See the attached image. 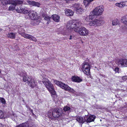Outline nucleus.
<instances>
[{"instance_id":"obj_14","label":"nucleus","mask_w":127,"mask_h":127,"mask_svg":"<svg viewBox=\"0 0 127 127\" xmlns=\"http://www.w3.org/2000/svg\"><path fill=\"white\" fill-rule=\"evenodd\" d=\"M28 15L30 18L32 20L37 17V14L35 12L33 11H31L28 14Z\"/></svg>"},{"instance_id":"obj_13","label":"nucleus","mask_w":127,"mask_h":127,"mask_svg":"<svg viewBox=\"0 0 127 127\" xmlns=\"http://www.w3.org/2000/svg\"><path fill=\"white\" fill-rule=\"evenodd\" d=\"M60 87L66 91L72 92L73 90V89H71L68 85L62 82Z\"/></svg>"},{"instance_id":"obj_15","label":"nucleus","mask_w":127,"mask_h":127,"mask_svg":"<svg viewBox=\"0 0 127 127\" xmlns=\"http://www.w3.org/2000/svg\"><path fill=\"white\" fill-rule=\"evenodd\" d=\"M76 120L79 123L83 124L86 121V119L85 117L83 119L82 117L78 116L77 117Z\"/></svg>"},{"instance_id":"obj_42","label":"nucleus","mask_w":127,"mask_h":127,"mask_svg":"<svg viewBox=\"0 0 127 127\" xmlns=\"http://www.w3.org/2000/svg\"><path fill=\"white\" fill-rule=\"evenodd\" d=\"M122 79L124 81H126L127 80V76H126L123 77Z\"/></svg>"},{"instance_id":"obj_19","label":"nucleus","mask_w":127,"mask_h":127,"mask_svg":"<svg viewBox=\"0 0 127 127\" xmlns=\"http://www.w3.org/2000/svg\"><path fill=\"white\" fill-rule=\"evenodd\" d=\"M72 80L73 81L78 82H79L82 81V80L78 77L72 76Z\"/></svg>"},{"instance_id":"obj_20","label":"nucleus","mask_w":127,"mask_h":127,"mask_svg":"<svg viewBox=\"0 0 127 127\" xmlns=\"http://www.w3.org/2000/svg\"><path fill=\"white\" fill-rule=\"evenodd\" d=\"M19 113L18 112H16V113H14L12 112L11 114L10 115V117H11L13 120H15V118L16 117Z\"/></svg>"},{"instance_id":"obj_47","label":"nucleus","mask_w":127,"mask_h":127,"mask_svg":"<svg viewBox=\"0 0 127 127\" xmlns=\"http://www.w3.org/2000/svg\"><path fill=\"white\" fill-rule=\"evenodd\" d=\"M3 126L0 123V127H3Z\"/></svg>"},{"instance_id":"obj_17","label":"nucleus","mask_w":127,"mask_h":127,"mask_svg":"<svg viewBox=\"0 0 127 127\" xmlns=\"http://www.w3.org/2000/svg\"><path fill=\"white\" fill-rule=\"evenodd\" d=\"M95 118V116L94 115H92L89 116L88 118H87L86 122H87L90 123L92 122L93 121Z\"/></svg>"},{"instance_id":"obj_43","label":"nucleus","mask_w":127,"mask_h":127,"mask_svg":"<svg viewBox=\"0 0 127 127\" xmlns=\"http://www.w3.org/2000/svg\"><path fill=\"white\" fill-rule=\"evenodd\" d=\"M116 72H118L119 70V68L118 67L116 68L114 70Z\"/></svg>"},{"instance_id":"obj_38","label":"nucleus","mask_w":127,"mask_h":127,"mask_svg":"<svg viewBox=\"0 0 127 127\" xmlns=\"http://www.w3.org/2000/svg\"><path fill=\"white\" fill-rule=\"evenodd\" d=\"M91 15H90L89 16V18L91 20H92L94 18V16L95 15H93V14H92V13H91Z\"/></svg>"},{"instance_id":"obj_32","label":"nucleus","mask_w":127,"mask_h":127,"mask_svg":"<svg viewBox=\"0 0 127 127\" xmlns=\"http://www.w3.org/2000/svg\"><path fill=\"white\" fill-rule=\"evenodd\" d=\"M30 11L28 10H26L25 9H23V11H22V13L24 14H29Z\"/></svg>"},{"instance_id":"obj_24","label":"nucleus","mask_w":127,"mask_h":127,"mask_svg":"<svg viewBox=\"0 0 127 127\" xmlns=\"http://www.w3.org/2000/svg\"><path fill=\"white\" fill-rule=\"evenodd\" d=\"M119 23V21L117 19H116L112 21V25L113 26L118 25Z\"/></svg>"},{"instance_id":"obj_3","label":"nucleus","mask_w":127,"mask_h":127,"mask_svg":"<svg viewBox=\"0 0 127 127\" xmlns=\"http://www.w3.org/2000/svg\"><path fill=\"white\" fill-rule=\"evenodd\" d=\"M104 7L103 6L97 7L92 12L93 15L96 16L101 15L104 11Z\"/></svg>"},{"instance_id":"obj_9","label":"nucleus","mask_w":127,"mask_h":127,"mask_svg":"<svg viewBox=\"0 0 127 127\" xmlns=\"http://www.w3.org/2000/svg\"><path fill=\"white\" fill-rule=\"evenodd\" d=\"M104 23V21L98 19H95L90 22L89 25L92 26H96L102 25Z\"/></svg>"},{"instance_id":"obj_11","label":"nucleus","mask_w":127,"mask_h":127,"mask_svg":"<svg viewBox=\"0 0 127 127\" xmlns=\"http://www.w3.org/2000/svg\"><path fill=\"white\" fill-rule=\"evenodd\" d=\"M42 82L48 91H50L51 89H53L54 86L48 80L46 79L45 81H42Z\"/></svg>"},{"instance_id":"obj_30","label":"nucleus","mask_w":127,"mask_h":127,"mask_svg":"<svg viewBox=\"0 0 127 127\" xmlns=\"http://www.w3.org/2000/svg\"><path fill=\"white\" fill-rule=\"evenodd\" d=\"M116 5L117 6L121 7H123L124 5H125L124 4L123 2H121L119 3H117L116 4Z\"/></svg>"},{"instance_id":"obj_29","label":"nucleus","mask_w":127,"mask_h":127,"mask_svg":"<svg viewBox=\"0 0 127 127\" xmlns=\"http://www.w3.org/2000/svg\"><path fill=\"white\" fill-rule=\"evenodd\" d=\"M40 5V4L39 2L33 1L32 6L39 7Z\"/></svg>"},{"instance_id":"obj_35","label":"nucleus","mask_w":127,"mask_h":127,"mask_svg":"<svg viewBox=\"0 0 127 127\" xmlns=\"http://www.w3.org/2000/svg\"><path fill=\"white\" fill-rule=\"evenodd\" d=\"M4 114L1 110H0V119L4 117Z\"/></svg>"},{"instance_id":"obj_5","label":"nucleus","mask_w":127,"mask_h":127,"mask_svg":"<svg viewBox=\"0 0 127 127\" xmlns=\"http://www.w3.org/2000/svg\"><path fill=\"white\" fill-rule=\"evenodd\" d=\"M62 109L60 108H54L52 110V115L55 118L59 117L62 115Z\"/></svg>"},{"instance_id":"obj_18","label":"nucleus","mask_w":127,"mask_h":127,"mask_svg":"<svg viewBox=\"0 0 127 127\" xmlns=\"http://www.w3.org/2000/svg\"><path fill=\"white\" fill-rule=\"evenodd\" d=\"M52 17L53 19L56 22H58L60 20V17L57 14L53 15H52Z\"/></svg>"},{"instance_id":"obj_41","label":"nucleus","mask_w":127,"mask_h":127,"mask_svg":"<svg viewBox=\"0 0 127 127\" xmlns=\"http://www.w3.org/2000/svg\"><path fill=\"white\" fill-rule=\"evenodd\" d=\"M26 107L28 109H29L30 111L32 113L33 112V110L31 109L30 107L28 106V105H26Z\"/></svg>"},{"instance_id":"obj_27","label":"nucleus","mask_w":127,"mask_h":127,"mask_svg":"<svg viewBox=\"0 0 127 127\" xmlns=\"http://www.w3.org/2000/svg\"><path fill=\"white\" fill-rule=\"evenodd\" d=\"M70 109V108L69 107L66 106L64 107L63 110L64 112H66V111L68 112L69 111Z\"/></svg>"},{"instance_id":"obj_28","label":"nucleus","mask_w":127,"mask_h":127,"mask_svg":"<svg viewBox=\"0 0 127 127\" xmlns=\"http://www.w3.org/2000/svg\"><path fill=\"white\" fill-rule=\"evenodd\" d=\"M43 16L45 20L47 21H50V19L51 18L48 15H43Z\"/></svg>"},{"instance_id":"obj_7","label":"nucleus","mask_w":127,"mask_h":127,"mask_svg":"<svg viewBox=\"0 0 127 127\" xmlns=\"http://www.w3.org/2000/svg\"><path fill=\"white\" fill-rule=\"evenodd\" d=\"M72 7L74 8L77 13L80 14L83 12L84 10L81 4L75 3L73 5Z\"/></svg>"},{"instance_id":"obj_45","label":"nucleus","mask_w":127,"mask_h":127,"mask_svg":"<svg viewBox=\"0 0 127 127\" xmlns=\"http://www.w3.org/2000/svg\"><path fill=\"white\" fill-rule=\"evenodd\" d=\"M72 38V36L71 35H70V38H69V39L70 40H71Z\"/></svg>"},{"instance_id":"obj_40","label":"nucleus","mask_w":127,"mask_h":127,"mask_svg":"<svg viewBox=\"0 0 127 127\" xmlns=\"http://www.w3.org/2000/svg\"><path fill=\"white\" fill-rule=\"evenodd\" d=\"M85 20L87 22H89L90 21V20H91L89 18V17L88 16L85 19Z\"/></svg>"},{"instance_id":"obj_36","label":"nucleus","mask_w":127,"mask_h":127,"mask_svg":"<svg viewBox=\"0 0 127 127\" xmlns=\"http://www.w3.org/2000/svg\"><path fill=\"white\" fill-rule=\"evenodd\" d=\"M2 4L3 5H5L7 4V0H2L1 2Z\"/></svg>"},{"instance_id":"obj_44","label":"nucleus","mask_w":127,"mask_h":127,"mask_svg":"<svg viewBox=\"0 0 127 127\" xmlns=\"http://www.w3.org/2000/svg\"><path fill=\"white\" fill-rule=\"evenodd\" d=\"M3 127H8L7 125H3Z\"/></svg>"},{"instance_id":"obj_48","label":"nucleus","mask_w":127,"mask_h":127,"mask_svg":"<svg viewBox=\"0 0 127 127\" xmlns=\"http://www.w3.org/2000/svg\"><path fill=\"white\" fill-rule=\"evenodd\" d=\"M2 31V30L1 29H0V32Z\"/></svg>"},{"instance_id":"obj_39","label":"nucleus","mask_w":127,"mask_h":127,"mask_svg":"<svg viewBox=\"0 0 127 127\" xmlns=\"http://www.w3.org/2000/svg\"><path fill=\"white\" fill-rule=\"evenodd\" d=\"M27 2L28 4L30 5H32L33 1H32L27 0Z\"/></svg>"},{"instance_id":"obj_12","label":"nucleus","mask_w":127,"mask_h":127,"mask_svg":"<svg viewBox=\"0 0 127 127\" xmlns=\"http://www.w3.org/2000/svg\"><path fill=\"white\" fill-rule=\"evenodd\" d=\"M23 3V1L22 0H7V4H11L16 5L18 4H21Z\"/></svg>"},{"instance_id":"obj_23","label":"nucleus","mask_w":127,"mask_h":127,"mask_svg":"<svg viewBox=\"0 0 127 127\" xmlns=\"http://www.w3.org/2000/svg\"><path fill=\"white\" fill-rule=\"evenodd\" d=\"M122 22L124 24L127 25V15H126L122 18Z\"/></svg>"},{"instance_id":"obj_46","label":"nucleus","mask_w":127,"mask_h":127,"mask_svg":"<svg viewBox=\"0 0 127 127\" xmlns=\"http://www.w3.org/2000/svg\"><path fill=\"white\" fill-rule=\"evenodd\" d=\"M48 21L47 23V24H49V23L50 21Z\"/></svg>"},{"instance_id":"obj_8","label":"nucleus","mask_w":127,"mask_h":127,"mask_svg":"<svg viewBox=\"0 0 127 127\" xmlns=\"http://www.w3.org/2000/svg\"><path fill=\"white\" fill-rule=\"evenodd\" d=\"M82 69L84 73L87 75L90 74V66L88 63L84 64L82 65Z\"/></svg>"},{"instance_id":"obj_50","label":"nucleus","mask_w":127,"mask_h":127,"mask_svg":"<svg viewBox=\"0 0 127 127\" xmlns=\"http://www.w3.org/2000/svg\"><path fill=\"white\" fill-rule=\"evenodd\" d=\"M1 71L0 70V74L1 73Z\"/></svg>"},{"instance_id":"obj_25","label":"nucleus","mask_w":127,"mask_h":127,"mask_svg":"<svg viewBox=\"0 0 127 127\" xmlns=\"http://www.w3.org/2000/svg\"><path fill=\"white\" fill-rule=\"evenodd\" d=\"M94 0H84L83 2L85 6L88 5L91 2L93 1Z\"/></svg>"},{"instance_id":"obj_26","label":"nucleus","mask_w":127,"mask_h":127,"mask_svg":"<svg viewBox=\"0 0 127 127\" xmlns=\"http://www.w3.org/2000/svg\"><path fill=\"white\" fill-rule=\"evenodd\" d=\"M16 5H11L8 8L9 11H13L14 10L15 8V6Z\"/></svg>"},{"instance_id":"obj_2","label":"nucleus","mask_w":127,"mask_h":127,"mask_svg":"<svg viewBox=\"0 0 127 127\" xmlns=\"http://www.w3.org/2000/svg\"><path fill=\"white\" fill-rule=\"evenodd\" d=\"M23 80L32 88L35 87L37 85V83L34 79L30 78L27 76L23 77Z\"/></svg>"},{"instance_id":"obj_34","label":"nucleus","mask_w":127,"mask_h":127,"mask_svg":"<svg viewBox=\"0 0 127 127\" xmlns=\"http://www.w3.org/2000/svg\"><path fill=\"white\" fill-rule=\"evenodd\" d=\"M23 8H22L19 7V8H17V9H15L16 11L19 13H22V11H23Z\"/></svg>"},{"instance_id":"obj_1","label":"nucleus","mask_w":127,"mask_h":127,"mask_svg":"<svg viewBox=\"0 0 127 127\" xmlns=\"http://www.w3.org/2000/svg\"><path fill=\"white\" fill-rule=\"evenodd\" d=\"M81 26V23L77 20L70 21L67 23V28L69 29H78Z\"/></svg>"},{"instance_id":"obj_6","label":"nucleus","mask_w":127,"mask_h":127,"mask_svg":"<svg viewBox=\"0 0 127 127\" xmlns=\"http://www.w3.org/2000/svg\"><path fill=\"white\" fill-rule=\"evenodd\" d=\"M24 32V30L21 31L20 29L19 30V33L22 36L25 38L32 40L34 42H36L37 39L35 37L31 35L24 33L23 32Z\"/></svg>"},{"instance_id":"obj_16","label":"nucleus","mask_w":127,"mask_h":127,"mask_svg":"<svg viewBox=\"0 0 127 127\" xmlns=\"http://www.w3.org/2000/svg\"><path fill=\"white\" fill-rule=\"evenodd\" d=\"M65 14L67 16H72L73 14V12L72 10L69 9H66L65 10Z\"/></svg>"},{"instance_id":"obj_49","label":"nucleus","mask_w":127,"mask_h":127,"mask_svg":"<svg viewBox=\"0 0 127 127\" xmlns=\"http://www.w3.org/2000/svg\"><path fill=\"white\" fill-rule=\"evenodd\" d=\"M66 1V3H68V2H67V1Z\"/></svg>"},{"instance_id":"obj_22","label":"nucleus","mask_w":127,"mask_h":127,"mask_svg":"<svg viewBox=\"0 0 127 127\" xmlns=\"http://www.w3.org/2000/svg\"><path fill=\"white\" fill-rule=\"evenodd\" d=\"M32 20H33V21L32 22H33V23H34V25H38L40 22L38 18L37 17L35 18V19H32Z\"/></svg>"},{"instance_id":"obj_21","label":"nucleus","mask_w":127,"mask_h":127,"mask_svg":"<svg viewBox=\"0 0 127 127\" xmlns=\"http://www.w3.org/2000/svg\"><path fill=\"white\" fill-rule=\"evenodd\" d=\"M8 37L12 39H14L16 36L15 33L13 32H10L8 33L7 35Z\"/></svg>"},{"instance_id":"obj_37","label":"nucleus","mask_w":127,"mask_h":127,"mask_svg":"<svg viewBox=\"0 0 127 127\" xmlns=\"http://www.w3.org/2000/svg\"><path fill=\"white\" fill-rule=\"evenodd\" d=\"M0 101L3 104H4L5 103V99L3 98H0Z\"/></svg>"},{"instance_id":"obj_10","label":"nucleus","mask_w":127,"mask_h":127,"mask_svg":"<svg viewBox=\"0 0 127 127\" xmlns=\"http://www.w3.org/2000/svg\"><path fill=\"white\" fill-rule=\"evenodd\" d=\"M118 65L122 67H127V59H122L119 60L117 62Z\"/></svg>"},{"instance_id":"obj_33","label":"nucleus","mask_w":127,"mask_h":127,"mask_svg":"<svg viewBox=\"0 0 127 127\" xmlns=\"http://www.w3.org/2000/svg\"><path fill=\"white\" fill-rule=\"evenodd\" d=\"M49 91L53 95H55L56 94V92L54 90V88H53V89H51L50 91Z\"/></svg>"},{"instance_id":"obj_31","label":"nucleus","mask_w":127,"mask_h":127,"mask_svg":"<svg viewBox=\"0 0 127 127\" xmlns=\"http://www.w3.org/2000/svg\"><path fill=\"white\" fill-rule=\"evenodd\" d=\"M54 82L55 84H56L58 86L60 87L61 84L62 83V82H61L59 81H57V80H54Z\"/></svg>"},{"instance_id":"obj_4","label":"nucleus","mask_w":127,"mask_h":127,"mask_svg":"<svg viewBox=\"0 0 127 127\" xmlns=\"http://www.w3.org/2000/svg\"><path fill=\"white\" fill-rule=\"evenodd\" d=\"M74 31L78 32L80 35L83 36L88 35L89 33L88 30L83 27H81L79 30L78 28L75 29Z\"/></svg>"}]
</instances>
